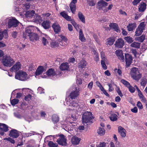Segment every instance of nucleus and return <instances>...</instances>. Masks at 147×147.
<instances>
[{
  "label": "nucleus",
  "mask_w": 147,
  "mask_h": 147,
  "mask_svg": "<svg viewBox=\"0 0 147 147\" xmlns=\"http://www.w3.org/2000/svg\"><path fill=\"white\" fill-rule=\"evenodd\" d=\"M94 117L92 113L90 112L86 111L82 115V123L84 125H87L88 123L93 122Z\"/></svg>",
  "instance_id": "obj_1"
},
{
  "label": "nucleus",
  "mask_w": 147,
  "mask_h": 147,
  "mask_svg": "<svg viewBox=\"0 0 147 147\" xmlns=\"http://www.w3.org/2000/svg\"><path fill=\"white\" fill-rule=\"evenodd\" d=\"M26 73L24 71H20L16 74L15 78L22 81H25L29 78Z\"/></svg>",
  "instance_id": "obj_2"
},
{
  "label": "nucleus",
  "mask_w": 147,
  "mask_h": 147,
  "mask_svg": "<svg viewBox=\"0 0 147 147\" xmlns=\"http://www.w3.org/2000/svg\"><path fill=\"white\" fill-rule=\"evenodd\" d=\"M130 74L133 79L137 81L139 80L142 76L138 69L135 67L131 69Z\"/></svg>",
  "instance_id": "obj_3"
},
{
  "label": "nucleus",
  "mask_w": 147,
  "mask_h": 147,
  "mask_svg": "<svg viewBox=\"0 0 147 147\" xmlns=\"http://www.w3.org/2000/svg\"><path fill=\"white\" fill-rule=\"evenodd\" d=\"M14 60L9 56H5L2 60V63L4 66L7 67L11 66L14 63Z\"/></svg>",
  "instance_id": "obj_4"
},
{
  "label": "nucleus",
  "mask_w": 147,
  "mask_h": 147,
  "mask_svg": "<svg viewBox=\"0 0 147 147\" xmlns=\"http://www.w3.org/2000/svg\"><path fill=\"white\" fill-rule=\"evenodd\" d=\"M6 21L8 22L7 26L9 28L12 27H16L20 23L14 18H8L6 19Z\"/></svg>",
  "instance_id": "obj_5"
},
{
  "label": "nucleus",
  "mask_w": 147,
  "mask_h": 147,
  "mask_svg": "<svg viewBox=\"0 0 147 147\" xmlns=\"http://www.w3.org/2000/svg\"><path fill=\"white\" fill-rule=\"evenodd\" d=\"M66 104L67 106L70 107L69 109L71 110L76 109L77 111H80L81 110L78 104L74 101L71 103L70 100H68L66 102Z\"/></svg>",
  "instance_id": "obj_6"
},
{
  "label": "nucleus",
  "mask_w": 147,
  "mask_h": 147,
  "mask_svg": "<svg viewBox=\"0 0 147 147\" xmlns=\"http://www.w3.org/2000/svg\"><path fill=\"white\" fill-rule=\"evenodd\" d=\"M145 24L144 22H141L140 24L135 32V35L138 36L140 35L144 29Z\"/></svg>",
  "instance_id": "obj_7"
},
{
  "label": "nucleus",
  "mask_w": 147,
  "mask_h": 147,
  "mask_svg": "<svg viewBox=\"0 0 147 147\" xmlns=\"http://www.w3.org/2000/svg\"><path fill=\"white\" fill-rule=\"evenodd\" d=\"M80 91V89L79 87H76L75 91L71 92L70 93L69 95L70 98L72 99H75L79 95V92Z\"/></svg>",
  "instance_id": "obj_8"
},
{
  "label": "nucleus",
  "mask_w": 147,
  "mask_h": 147,
  "mask_svg": "<svg viewBox=\"0 0 147 147\" xmlns=\"http://www.w3.org/2000/svg\"><path fill=\"white\" fill-rule=\"evenodd\" d=\"M35 29H36L38 31L40 32L39 29L36 27L30 26L27 27L26 29V35L29 36L30 35L33 33L32 31L33 30Z\"/></svg>",
  "instance_id": "obj_9"
},
{
  "label": "nucleus",
  "mask_w": 147,
  "mask_h": 147,
  "mask_svg": "<svg viewBox=\"0 0 147 147\" xmlns=\"http://www.w3.org/2000/svg\"><path fill=\"white\" fill-rule=\"evenodd\" d=\"M57 142L60 145L65 146L67 144L66 139L64 136L63 134L59 136V138L57 140Z\"/></svg>",
  "instance_id": "obj_10"
},
{
  "label": "nucleus",
  "mask_w": 147,
  "mask_h": 147,
  "mask_svg": "<svg viewBox=\"0 0 147 147\" xmlns=\"http://www.w3.org/2000/svg\"><path fill=\"white\" fill-rule=\"evenodd\" d=\"M124 44V41L122 39L119 38L116 40L115 45L116 47L121 48L123 47Z\"/></svg>",
  "instance_id": "obj_11"
},
{
  "label": "nucleus",
  "mask_w": 147,
  "mask_h": 147,
  "mask_svg": "<svg viewBox=\"0 0 147 147\" xmlns=\"http://www.w3.org/2000/svg\"><path fill=\"white\" fill-rule=\"evenodd\" d=\"M125 57L126 65L128 67L132 63V58L131 55L128 53L125 55Z\"/></svg>",
  "instance_id": "obj_12"
},
{
  "label": "nucleus",
  "mask_w": 147,
  "mask_h": 147,
  "mask_svg": "<svg viewBox=\"0 0 147 147\" xmlns=\"http://www.w3.org/2000/svg\"><path fill=\"white\" fill-rule=\"evenodd\" d=\"M19 135V133L17 130L12 129L10 131L9 134V136L13 138H16L18 137Z\"/></svg>",
  "instance_id": "obj_13"
},
{
  "label": "nucleus",
  "mask_w": 147,
  "mask_h": 147,
  "mask_svg": "<svg viewBox=\"0 0 147 147\" xmlns=\"http://www.w3.org/2000/svg\"><path fill=\"white\" fill-rule=\"evenodd\" d=\"M69 63L67 62L61 64L59 68L62 71H68L69 70Z\"/></svg>",
  "instance_id": "obj_14"
},
{
  "label": "nucleus",
  "mask_w": 147,
  "mask_h": 147,
  "mask_svg": "<svg viewBox=\"0 0 147 147\" xmlns=\"http://www.w3.org/2000/svg\"><path fill=\"white\" fill-rule=\"evenodd\" d=\"M46 74L51 78L56 76L55 70L53 69H49L46 72Z\"/></svg>",
  "instance_id": "obj_15"
},
{
  "label": "nucleus",
  "mask_w": 147,
  "mask_h": 147,
  "mask_svg": "<svg viewBox=\"0 0 147 147\" xmlns=\"http://www.w3.org/2000/svg\"><path fill=\"white\" fill-rule=\"evenodd\" d=\"M21 65L20 62H18L10 69L11 71H16L21 69Z\"/></svg>",
  "instance_id": "obj_16"
},
{
  "label": "nucleus",
  "mask_w": 147,
  "mask_h": 147,
  "mask_svg": "<svg viewBox=\"0 0 147 147\" xmlns=\"http://www.w3.org/2000/svg\"><path fill=\"white\" fill-rule=\"evenodd\" d=\"M118 131L122 138H125L126 136V130L121 126L118 127Z\"/></svg>",
  "instance_id": "obj_17"
},
{
  "label": "nucleus",
  "mask_w": 147,
  "mask_h": 147,
  "mask_svg": "<svg viewBox=\"0 0 147 147\" xmlns=\"http://www.w3.org/2000/svg\"><path fill=\"white\" fill-rule=\"evenodd\" d=\"M77 0H73L70 3L69 6L71 12L73 13H75L76 9V3H77Z\"/></svg>",
  "instance_id": "obj_18"
},
{
  "label": "nucleus",
  "mask_w": 147,
  "mask_h": 147,
  "mask_svg": "<svg viewBox=\"0 0 147 147\" xmlns=\"http://www.w3.org/2000/svg\"><path fill=\"white\" fill-rule=\"evenodd\" d=\"M115 54L119 59L123 61H124V56L123 55L122 51L121 50H118L116 51Z\"/></svg>",
  "instance_id": "obj_19"
},
{
  "label": "nucleus",
  "mask_w": 147,
  "mask_h": 147,
  "mask_svg": "<svg viewBox=\"0 0 147 147\" xmlns=\"http://www.w3.org/2000/svg\"><path fill=\"white\" fill-rule=\"evenodd\" d=\"M52 27L55 33H58L61 30V27L57 23H54L52 25Z\"/></svg>",
  "instance_id": "obj_20"
},
{
  "label": "nucleus",
  "mask_w": 147,
  "mask_h": 147,
  "mask_svg": "<svg viewBox=\"0 0 147 147\" xmlns=\"http://www.w3.org/2000/svg\"><path fill=\"white\" fill-rule=\"evenodd\" d=\"M33 22L40 23L42 21V18L39 15L35 14L32 20Z\"/></svg>",
  "instance_id": "obj_21"
},
{
  "label": "nucleus",
  "mask_w": 147,
  "mask_h": 147,
  "mask_svg": "<svg viewBox=\"0 0 147 147\" xmlns=\"http://www.w3.org/2000/svg\"><path fill=\"white\" fill-rule=\"evenodd\" d=\"M81 140L80 138L74 136L72 138L71 142L73 144L78 145L79 144Z\"/></svg>",
  "instance_id": "obj_22"
},
{
  "label": "nucleus",
  "mask_w": 147,
  "mask_h": 147,
  "mask_svg": "<svg viewBox=\"0 0 147 147\" xmlns=\"http://www.w3.org/2000/svg\"><path fill=\"white\" fill-rule=\"evenodd\" d=\"M45 67L42 66H40L37 68L36 72V75H39L45 72Z\"/></svg>",
  "instance_id": "obj_23"
},
{
  "label": "nucleus",
  "mask_w": 147,
  "mask_h": 147,
  "mask_svg": "<svg viewBox=\"0 0 147 147\" xmlns=\"http://www.w3.org/2000/svg\"><path fill=\"white\" fill-rule=\"evenodd\" d=\"M30 41L34 42L37 41L39 39V37L38 35L35 33H33L29 36Z\"/></svg>",
  "instance_id": "obj_24"
},
{
  "label": "nucleus",
  "mask_w": 147,
  "mask_h": 147,
  "mask_svg": "<svg viewBox=\"0 0 147 147\" xmlns=\"http://www.w3.org/2000/svg\"><path fill=\"white\" fill-rule=\"evenodd\" d=\"M35 13V11L33 10L28 11L26 12L25 16L28 19H31L32 20Z\"/></svg>",
  "instance_id": "obj_25"
},
{
  "label": "nucleus",
  "mask_w": 147,
  "mask_h": 147,
  "mask_svg": "<svg viewBox=\"0 0 147 147\" xmlns=\"http://www.w3.org/2000/svg\"><path fill=\"white\" fill-rule=\"evenodd\" d=\"M51 22L49 20H45L43 21L42 24V26L45 29H47L50 27Z\"/></svg>",
  "instance_id": "obj_26"
},
{
  "label": "nucleus",
  "mask_w": 147,
  "mask_h": 147,
  "mask_svg": "<svg viewBox=\"0 0 147 147\" xmlns=\"http://www.w3.org/2000/svg\"><path fill=\"white\" fill-rule=\"evenodd\" d=\"M107 3L103 0H100L98 2L97 6L99 9H101L107 5Z\"/></svg>",
  "instance_id": "obj_27"
},
{
  "label": "nucleus",
  "mask_w": 147,
  "mask_h": 147,
  "mask_svg": "<svg viewBox=\"0 0 147 147\" xmlns=\"http://www.w3.org/2000/svg\"><path fill=\"white\" fill-rule=\"evenodd\" d=\"M41 35L42 38V43L43 45L46 46L48 43V42L47 40V39L48 38V37L47 35L44 34H42Z\"/></svg>",
  "instance_id": "obj_28"
},
{
  "label": "nucleus",
  "mask_w": 147,
  "mask_h": 147,
  "mask_svg": "<svg viewBox=\"0 0 147 147\" xmlns=\"http://www.w3.org/2000/svg\"><path fill=\"white\" fill-rule=\"evenodd\" d=\"M9 127L4 123H0V129L3 131L6 132L9 130Z\"/></svg>",
  "instance_id": "obj_29"
},
{
  "label": "nucleus",
  "mask_w": 147,
  "mask_h": 147,
  "mask_svg": "<svg viewBox=\"0 0 147 147\" xmlns=\"http://www.w3.org/2000/svg\"><path fill=\"white\" fill-rule=\"evenodd\" d=\"M87 63L86 61L84 60L81 61L78 63V67L79 69H81L84 68L86 66Z\"/></svg>",
  "instance_id": "obj_30"
},
{
  "label": "nucleus",
  "mask_w": 147,
  "mask_h": 147,
  "mask_svg": "<svg viewBox=\"0 0 147 147\" xmlns=\"http://www.w3.org/2000/svg\"><path fill=\"white\" fill-rule=\"evenodd\" d=\"M146 5L144 2H142L140 5L138 6V9L139 11L143 12L146 9Z\"/></svg>",
  "instance_id": "obj_31"
},
{
  "label": "nucleus",
  "mask_w": 147,
  "mask_h": 147,
  "mask_svg": "<svg viewBox=\"0 0 147 147\" xmlns=\"http://www.w3.org/2000/svg\"><path fill=\"white\" fill-rule=\"evenodd\" d=\"M136 27V24L135 23L129 24L127 26V30L129 31H132Z\"/></svg>",
  "instance_id": "obj_32"
},
{
  "label": "nucleus",
  "mask_w": 147,
  "mask_h": 147,
  "mask_svg": "<svg viewBox=\"0 0 147 147\" xmlns=\"http://www.w3.org/2000/svg\"><path fill=\"white\" fill-rule=\"evenodd\" d=\"M109 26L111 28L115 30L117 32H118L119 31V29L117 25L115 23H111Z\"/></svg>",
  "instance_id": "obj_33"
},
{
  "label": "nucleus",
  "mask_w": 147,
  "mask_h": 147,
  "mask_svg": "<svg viewBox=\"0 0 147 147\" xmlns=\"http://www.w3.org/2000/svg\"><path fill=\"white\" fill-rule=\"evenodd\" d=\"M79 38L82 42H84L86 40V38L84 36L82 30V29H80L79 31Z\"/></svg>",
  "instance_id": "obj_34"
},
{
  "label": "nucleus",
  "mask_w": 147,
  "mask_h": 147,
  "mask_svg": "<svg viewBox=\"0 0 147 147\" xmlns=\"http://www.w3.org/2000/svg\"><path fill=\"white\" fill-rule=\"evenodd\" d=\"M78 15L79 19L83 23H85V18L82 13L81 12H78Z\"/></svg>",
  "instance_id": "obj_35"
},
{
  "label": "nucleus",
  "mask_w": 147,
  "mask_h": 147,
  "mask_svg": "<svg viewBox=\"0 0 147 147\" xmlns=\"http://www.w3.org/2000/svg\"><path fill=\"white\" fill-rule=\"evenodd\" d=\"M59 36L60 37V38H61V40L62 41H63L65 42V43L64 44H61V43L60 45L62 46H66L67 44V38L64 36L62 35L60 36L59 35Z\"/></svg>",
  "instance_id": "obj_36"
},
{
  "label": "nucleus",
  "mask_w": 147,
  "mask_h": 147,
  "mask_svg": "<svg viewBox=\"0 0 147 147\" xmlns=\"http://www.w3.org/2000/svg\"><path fill=\"white\" fill-rule=\"evenodd\" d=\"M105 130L104 128H103L100 127L99 129L97 130V133L100 136H103L105 134Z\"/></svg>",
  "instance_id": "obj_37"
},
{
  "label": "nucleus",
  "mask_w": 147,
  "mask_h": 147,
  "mask_svg": "<svg viewBox=\"0 0 147 147\" xmlns=\"http://www.w3.org/2000/svg\"><path fill=\"white\" fill-rule=\"evenodd\" d=\"M145 38V36L143 35L140 37L135 38V40L142 42L144 40Z\"/></svg>",
  "instance_id": "obj_38"
},
{
  "label": "nucleus",
  "mask_w": 147,
  "mask_h": 147,
  "mask_svg": "<svg viewBox=\"0 0 147 147\" xmlns=\"http://www.w3.org/2000/svg\"><path fill=\"white\" fill-rule=\"evenodd\" d=\"M109 118L110 120L112 121H116L117 119V115L115 114L111 115Z\"/></svg>",
  "instance_id": "obj_39"
},
{
  "label": "nucleus",
  "mask_w": 147,
  "mask_h": 147,
  "mask_svg": "<svg viewBox=\"0 0 147 147\" xmlns=\"http://www.w3.org/2000/svg\"><path fill=\"white\" fill-rule=\"evenodd\" d=\"M131 46L133 47L139 48L140 47V43L134 42L131 44Z\"/></svg>",
  "instance_id": "obj_40"
},
{
  "label": "nucleus",
  "mask_w": 147,
  "mask_h": 147,
  "mask_svg": "<svg viewBox=\"0 0 147 147\" xmlns=\"http://www.w3.org/2000/svg\"><path fill=\"white\" fill-rule=\"evenodd\" d=\"M52 120L54 123H57L59 121L58 116L57 115H53V116Z\"/></svg>",
  "instance_id": "obj_41"
},
{
  "label": "nucleus",
  "mask_w": 147,
  "mask_h": 147,
  "mask_svg": "<svg viewBox=\"0 0 147 147\" xmlns=\"http://www.w3.org/2000/svg\"><path fill=\"white\" fill-rule=\"evenodd\" d=\"M124 39L129 43H131L133 41V39L130 36L125 37Z\"/></svg>",
  "instance_id": "obj_42"
},
{
  "label": "nucleus",
  "mask_w": 147,
  "mask_h": 147,
  "mask_svg": "<svg viewBox=\"0 0 147 147\" xmlns=\"http://www.w3.org/2000/svg\"><path fill=\"white\" fill-rule=\"evenodd\" d=\"M141 85L144 87L146 84L147 83V79L145 78H143L141 80Z\"/></svg>",
  "instance_id": "obj_43"
},
{
  "label": "nucleus",
  "mask_w": 147,
  "mask_h": 147,
  "mask_svg": "<svg viewBox=\"0 0 147 147\" xmlns=\"http://www.w3.org/2000/svg\"><path fill=\"white\" fill-rule=\"evenodd\" d=\"M51 47H56L59 45V43L56 41H53L51 43Z\"/></svg>",
  "instance_id": "obj_44"
},
{
  "label": "nucleus",
  "mask_w": 147,
  "mask_h": 147,
  "mask_svg": "<svg viewBox=\"0 0 147 147\" xmlns=\"http://www.w3.org/2000/svg\"><path fill=\"white\" fill-rule=\"evenodd\" d=\"M121 81L122 83L127 88L128 87H129V86L130 85L129 82L123 79L121 80Z\"/></svg>",
  "instance_id": "obj_45"
},
{
  "label": "nucleus",
  "mask_w": 147,
  "mask_h": 147,
  "mask_svg": "<svg viewBox=\"0 0 147 147\" xmlns=\"http://www.w3.org/2000/svg\"><path fill=\"white\" fill-rule=\"evenodd\" d=\"M115 41V40L113 38H109L108 40V41L107 42V44L111 45H112L114 42Z\"/></svg>",
  "instance_id": "obj_46"
},
{
  "label": "nucleus",
  "mask_w": 147,
  "mask_h": 147,
  "mask_svg": "<svg viewBox=\"0 0 147 147\" xmlns=\"http://www.w3.org/2000/svg\"><path fill=\"white\" fill-rule=\"evenodd\" d=\"M19 100L18 99L14 98L12 100H10L11 103L13 105H14L17 104L19 102Z\"/></svg>",
  "instance_id": "obj_47"
},
{
  "label": "nucleus",
  "mask_w": 147,
  "mask_h": 147,
  "mask_svg": "<svg viewBox=\"0 0 147 147\" xmlns=\"http://www.w3.org/2000/svg\"><path fill=\"white\" fill-rule=\"evenodd\" d=\"M7 33L6 31L2 32L0 31V40H2L3 37L7 35Z\"/></svg>",
  "instance_id": "obj_48"
},
{
  "label": "nucleus",
  "mask_w": 147,
  "mask_h": 147,
  "mask_svg": "<svg viewBox=\"0 0 147 147\" xmlns=\"http://www.w3.org/2000/svg\"><path fill=\"white\" fill-rule=\"evenodd\" d=\"M48 145L50 147H57L58 144L56 143H54L52 141H50L48 143Z\"/></svg>",
  "instance_id": "obj_49"
},
{
  "label": "nucleus",
  "mask_w": 147,
  "mask_h": 147,
  "mask_svg": "<svg viewBox=\"0 0 147 147\" xmlns=\"http://www.w3.org/2000/svg\"><path fill=\"white\" fill-rule=\"evenodd\" d=\"M106 143L105 142H100L99 144L96 146V147H106Z\"/></svg>",
  "instance_id": "obj_50"
},
{
  "label": "nucleus",
  "mask_w": 147,
  "mask_h": 147,
  "mask_svg": "<svg viewBox=\"0 0 147 147\" xmlns=\"http://www.w3.org/2000/svg\"><path fill=\"white\" fill-rule=\"evenodd\" d=\"M115 141L116 142V147H119V142L117 141V138L116 137V135H114L113 136Z\"/></svg>",
  "instance_id": "obj_51"
},
{
  "label": "nucleus",
  "mask_w": 147,
  "mask_h": 147,
  "mask_svg": "<svg viewBox=\"0 0 147 147\" xmlns=\"http://www.w3.org/2000/svg\"><path fill=\"white\" fill-rule=\"evenodd\" d=\"M24 118L25 120L29 122L32 120V119L31 117L28 115H26L25 116Z\"/></svg>",
  "instance_id": "obj_52"
},
{
  "label": "nucleus",
  "mask_w": 147,
  "mask_h": 147,
  "mask_svg": "<svg viewBox=\"0 0 147 147\" xmlns=\"http://www.w3.org/2000/svg\"><path fill=\"white\" fill-rule=\"evenodd\" d=\"M76 83L77 84H81L82 83V80L81 78L79 77L78 76H77Z\"/></svg>",
  "instance_id": "obj_53"
},
{
  "label": "nucleus",
  "mask_w": 147,
  "mask_h": 147,
  "mask_svg": "<svg viewBox=\"0 0 147 147\" xmlns=\"http://www.w3.org/2000/svg\"><path fill=\"white\" fill-rule=\"evenodd\" d=\"M137 106L140 109H141L143 108V105L140 101H138L137 102Z\"/></svg>",
  "instance_id": "obj_54"
},
{
  "label": "nucleus",
  "mask_w": 147,
  "mask_h": 147,
  "mask_svg": "<svg viewBox=\"0 0 147 147\" xmlns=\"http://www.w3.org/2000/svg\"><path fill=\"white\" fill-rule=\"evenodd\" d=\"M101 64L104 69H107V67L105 64L104 61L103 60H102L101 62Z\"/></svg>",
  "instance_id": "obj_55"
},
{
  "label": "nucleus",
  "mask_w": 147,
  "mask_h": 147,
  "mask_svg": "<svg viewBox=\"0 0 147 147\" xmlns=\"http://www.w3.org/2000/svg\"><path fill=\"white\" fill-rule=\"evenodd\" d=\"M117 92L118 94V95L120 96L121 97H122L123 96V94L121 92V91L120 90V88L119 87L117 88V89H116Z\"/></svg>",
  "instance_id": "obj_56"
},
{
  "label": "nucleus",
  "mask_w": 147,
  "mask_h": 147,
  "mask_svg": "<svg viewBox=\"0 0 147 147\" xmlns=\"http://www.w3.org/2000/svg\"><path fill=\"white\" fill-rule=\"evenodd\" d=\"M128 88H129V90L131 93H134L135 91V89L133 87L131 86L130 85L129 87H128Z\"/></svg>",
  "instance_id": "obj_57"
},
{
  "label": "nucleus",
  "mask_w": 147,
  "mask_h": 147,
  "mask_svg": "<svg viewBox=\"0 0 147 147\" xmlns=\"http://www.w3.org/2000/svg\"><path fill=\"white\" fill-rule=\"evenodd\" d=\"M44 89L41 87H39L38 88V92L40 94L44 93Z\"/></svg>",
  "instance_id": "obj_58"
},
{
  "label": "nucleus",
  "mask_w": 147,
  "mask_h": 147,
  "mask_svg": "<svg viewBox=\"0 0 147 147\" xmlns=\"http://www.w3.org/2000/svg\"><path fill=\"white\" fill-rule=\"evenodd\" d=\"M31 96L29 94L26 96L25 97V100L26 101H30L31 100Z\"/></svg>",
  "instance_id": "obj_59"
},
{
  "label": "nucleus",
  "mask_w": 147,
  "mask_h": 147,
  "mask_svg": "<svg viewBox=\"0 0 147 147\" xmlns=\"http://www.w3.org/2000/svg\"><path fill=\"white\" fill-rule=\"evenodd\" d=\"M5 140H6L7 141H9L11 143L13 144H14L15 143L14 140L10 138H5L4 139Z\"/></svg>",
  "instance_id": "obj_60"
},
{
  "label": "nucleus",
  "mask_w": 147,
  "mask_h": 147,
  "mask_svg": "<svg viewBox=\"0 0 147 147\" xmlns=\"http://www.w3.org/2000/svg\"><path fill=\"white\" fill-rule=\"evenodd\" d=\"M50 16V14L49 13H46L42 14V17L44 19H46L48 17Z\"/></svg>",
  "instance_id": "obj_61"
},
{
  "label": "nucleus",
  "mask_w": 147,
  "mask_h": 147,
  "mask_svg": "<svg viewBox=\"0 0 147 147\" xmlns=\"http://www.w3.org/2000/svg\"><path fill=\"white\" fill-rule=\"evenodd\" d=\"M93 82L91 81L88 84V88L90 90H91L92 87L93 86Z\"/></svg>",
  "instance_id": "obj_62"
},
{
  "label": "nucleus",
  "mask_w": 147,
  "mask_h": 147,
  "mask_svg": "<svg viewBox=\"0 0 147 147\" xmlns=\"http://www.w3.org/2000/svg\"><path fill=\"white\" fill-rule=\"evenodd\" d=\"M138 111V109L136 107H135L134 108L131 109V111L134 113H137Z\"/></svg>",
  "instance_id": "obj_63"
},
{
  "label": "nucleus",
  "mask_w": 147,
  "mask_h": 147,
  "mask_svg": "<svg viewBox=\"0 0 147 147\" xmlns=\"http://www.w3.org/2000/svg\"><path fill=\"white\" fill-rule=\"evenodd\" d=\"M75 59L74 57L70 58L68 60V61L69 63H74L75 61Z\"/></svg>",
  "instance_id": "obj_64"
}]
</instances>
